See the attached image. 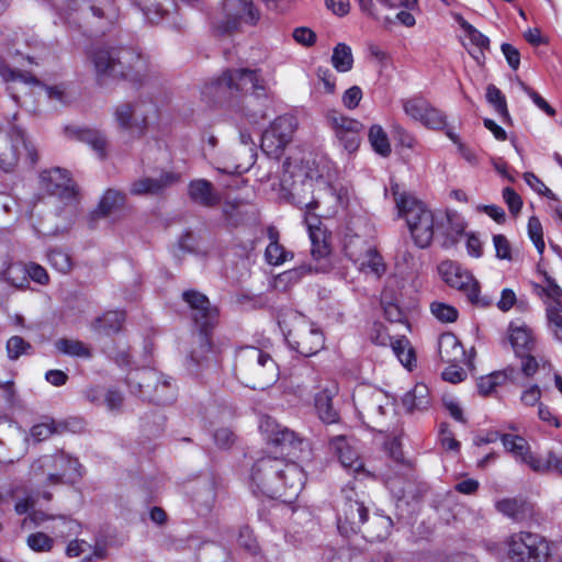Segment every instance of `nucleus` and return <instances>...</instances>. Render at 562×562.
I'll use <instances>...</instances> for the list:
<instances>
[{
  "label": "nucleus",
  "instance_id": "f257e3e1",
  "mask_svg": "<svg viewBox=\"0 0 562 562\" xmlns=\"http://www.w3.org/2000/svg\"><path fill=\"white\" fill-rule=\"evenodd\" d=\"M248 91L251 93L245 94L243 111L251 124H257L267 117L270 102V85L260 69H227L204 87L203 94L215 102H222Z\"/></svg>",
  "mask_w": 562,
  "mask_h": 562
},
{
  "label": "nucleus",
  "instance_id": "f03ea898",
  "mask_svg": "<svg viewBox=\"0 0 562 562\" xmlns=\"http://www.w3.org/2000/svg\"><path fill=\"white\" fill-rule=\"evenodd\" d=\"M250 479L255 494L292 503L302 492L306 476L295 462L265 457L252 465Z\"/></svg>",
  "mask_w": 562,
  "mask_h": 562
},
{
  "label": "nucleus",
  "instance_id": "7ed1b4c3",
  "mask_svg": "<svg viewBox=\"0 0 562 562\" xmlns=\"http://www.w3.org/2000/svg\"><path fill=\"white\" fill-rule=\"evenodd\" d=\"M182 297L191 308L193 322L200 328L196 337L198 345L190 352V361L201 369L215 367L218 362L217 355L207 331L217 323L218 311L200 292L186 291Z\"/></svg>",
  "mask_w": 562,
  "mask_h": 562
},
{
  "label": "nucleus",
  "instance_id": "20e7f679",
  "mask_svg": "<svg viewBox=\"0 0 562 562\" xmlns=\"http://www.w3.org/2000/svg\"><path fill=\"white\" fill-rule=\"evenodd\" d=\"M236 379L252 390L265 389L277 381L279 369L269 353L252 346L236 351L234 361Z\"/></svg>",
  "mask_w": 562,
  "mask_h": 562
},
{
  "label": "nucleus",
  "instance_id": "39448f33",
  "mask_svg": "<svg viewBox=\"0 0 562 562\" xmlns=\"http://www.w3.org/2000/svg\"><path fill=\"white\" fill-rule=\"evenodd\" d=\"M485 549L497 559L509 562H544L550 554L544 537L530 531L514 532L502 542L488 541Z\"/></svg>",
  "mask_w": 562,
  "mask_h": 562
},
{
  "label": "nucleus",
  "instance_id": "423d86ee",
  "mask_svg": "<svg viewBox=\"0 0 562 562\" xmlns=\"http://www.w3.org/2000/svg\"><path fill=\"white\" fill-rule=\"evenodd\" d=\"M398 215L406 221L414 243L419 248L430 245L435 235V216L414 195L401 191L398 184L391 187Z\"/></svg>",
  "mask_w": 562,
  "mask_h": 562
},
{
  "label": "nucleus",
  "instance_id": "0eeeda50",
  "mask_svg": "<svg viewBox=\"0 0 562 562\" xmlns=\"http://www.w3.org/2000/svg\"><path fill=\"white\" fill-rule=\"evenodd\" d=\"M305 378V380H297L293 385L294 393L304 402H308L314 394V406L319 419L325 424L337 423L339 413L333 404L334 397L338 394L337 383L318 384V375L313 370H307Z\"/></svg>",
  "mask_w": 562,
  "mask_h": 562
},
{
  "label": "nucleus",
  "instance_id": "6e6552de",
  "mask_svg": "<svg viewBox=\"0 0 562 562\" xmlns=\"http://www.w3.org/2000/svg\"><path fill=\"white\" fill-rule=\"evenodd\" d=\"M57 10L76 11L85 26L103 33L114 23L119 11L113 0H48Z\"/></svg>",
  "mask_w": 562,
  "mask_h": 562
},
{
  "label": "nucleus",
  "instance_id": "1a4fd4ad",
  "mask_svg": "<svg viewBox=\"0 0 562 562\" xmlns=\"http://www.w3.org/2000/svg\"><path fill=\"white\" fill-rule=\"evenodd\" d=\"M80 463L64 452L45 454L36 459L30 469V475L44 485H55L64 479L80 476Z\"/></svg>",
  "mask_w": 562,
  "mask_h": 562
},
{
  "label": "nucleus",
  "instance_id": "9d476101",
  "mask_svg": "<svg viewBox=\"0 0 562 562\" xmlns=\"http://www.w3.org/2000/svg\"><path fill=\"white\" fill-rule=\"evenodd\" d=\"M289 198L297 207L307 210L305 224L312 241V256L315 259L325 257L328 250L326 244L318 240L322 235V231L318 227L319 220L316 215L310 213L318 206V201L313 195V180L305 178L300 183L294 182L289 190Z\"/></svg>",
  "mask_w": 562,
  "mask_h": 562
},
{
  "label": "nucleus",
  "instance_id": "9b49d317",
  "mask_svg": "<svg viewBox=\"0 0 562 562\" xmlns=\"http://www.w3.org/2000/svg\"><path fill=\"white\" fill-rule=\"evenodd\" d=\"M336 510L337 527L345 537L360 531L368 520V508L353 486L346 485L341 488L336 501Z\"/></svg>",
  "mask_w": 562,
  "mask_h": 562
},
{
  "label": "nucleus",
  "instance_id": "f8f14e48",
  "mask_svg": "<svg viewBox=\"0 0 562 562\" xmlns=\"http://www.w3.org/2000/svg\"><path fill=\"white\" fill-rule=\"evenodd\" d=\"M359 417L371 429L383 431L385 419L394 413L391 398L379 390L361 389L353 396Z\"/></svg>",
  "mask_w": 562,
  "mask_h": 562
},
{
  "label": "nucleus",
  "instance_id": "ddd939ff",
  "mask_svg": "<svg viewBox=\"0 0 562 562\" xmlns=\"http://www.w3.org/2000/svg\"><path fill=\"white\" fill-rule=\"evenodd\" d=\"M260 19L259 11L254 7L252 0H223L222 10L213 22L217 35H231L239 30L241 23L257 24Z\"/></svg>",
  "mask_w": 562,
  "mask_h": 562
},
{
  "label": "nucleus",
  "instance_id": "4468645a",
  "mask_svg": "<svg viewBox=\"0 0 562 562\" xmlns=\"http://www.w3.org/2000/svg\"><path fill=\"white\" fill-rule=\"evenodd\" d=\"M286 340L304 357L316 355L325 345V337L321 328L299 313L293 315V324L286 334Z\"/></svg>",
  "mask_w": 562,
  "mask_h": 562
},
{
  "label": "nucleus",
  "instance_id": "2eb2a0df",
  "mask_svg": "<svg viewBox=\"0 0 562 562\" xmlns=\"http://www.w3.org/2000/svg\"><path fill=\"white\" fill-rule=\"evenodd\" d=\"M345 252L362 272L380 277L385 271L383 259L372 240L357 234L347 235L345 238Z\"/></svg>",
  "mask_w": 562,
  "mask_h": 562
},
{
  "label": "nucleus",
  "instance_id": "dca6fc26",
  "mask_svg": "<svg viewBox=\"0 0 562 562\" xmlns=\"http://www.w3.org/2000/svg\"><path fill=\"white\" fill-rule=\"evenodd\" d=\"M151 72V63L142 53L128 47H115L114 79L143 83Z\"/></svg>",
  "mask_w": 562,
  "mask_h": 562
},
{
  "label": "nucleus",
  "instance_id": "f3484780",
  "mask_svg": "<svg viewBox=\"0 0 562 562\" xmlns=\"http://www.w3.org/2000/svg\"><path fill=\"white\" fill-rule=\"evenodd\" d=\"M438 271L442 280L451 288L462 291L472 304L487 306L490 301L480 299V286L479 282L473 276L461 268L457 262L447 260L442 261Z\"/></svg>",
  "mask_w": 562,
  "mask_h": 562
},
{
  "label": "nucleus",
  "instance_id": "a211bd4d",
  "mask_svg": "<svg viewBox=\"0 0 562 562\" xmlns=\"http://www.w3.org/2000/svg\"><path fill=\"white\" fill-rule=\"evenodd\" d=\"M22 153H25L31 162L37 160L36 150L26 140L24 132L13 126L8 135L0 136V168L4 171L11 170Z\"/></svg>",
  "mask_w": 562,
  "mask_h": 562
},
{
  "label": "nucleus",
  "instance_id": "6ab92c4d",
  "mask_svg": "<svg viewBox=\"0 0 562 562\" xmlns=\"http://www.w3.org/2000/svg\"><path fill=\"white\" fill-rule=\"evenodd\" d=\"M402 108L408 117L420 123L426 128L440 131L447 125V116L445 113L435 108L424 97L414 95L403 99Z\"/></svg>",
  "mask_w": 562,
  "mask_h": 562
},
{
  "label": "nucleus",
  "instance_id": "aec40b11",
  "mask_svg": "<svg viewBox=\"0 0 562 562\" xmlns=\"http://www.w3.org/2000/svg\"><path fill=\"white\" fill-rule=\"evenodd\" d=\"M143 13L144 18L151 24L168 22L175 29H182L184 21L179 14L178 7L173 0H132Z\"/></svg>",
  "mask_w": 562,
  "mask_h": 562
},
{
  "label": "nucleus",
  "instance_id": "412c9836",
  "mask_svg": "<svg viewBox=\"0 0 562 562\" xmlns=\"http://www.w3.org/2000/svg\"><path fill=\"white\" fill-rule=\"evenodd\" d=\"M326 119L340 145L348 153L356 151L360 144V133L363 130V125L359 121L347 117L336 110L328 111Z\"/></svg>",
  "mask_w": 562,
  "mask_h": 562
},
{
  "label": "nucleus",
  "instance_id": "4be33fe9",
  "mask_svg": "<svg viewBox=\"0 0 562 562\" xmlns=\"http://www.w3.org/2000/svg\"><path fill=\"white\" fill-rule=\"evenodd\" d=\"M161 373L151 368H144L130 373L127 383L132 391H138L140 395L150 402L165 405L168 403V395L158 391Z\"/></svg>",
  "mask_w": 562,
  "mask_h": 562
},
{
  "label": "nucleus",
  "instance_id": "5701e85b",
  "mask_svg": "<svg viewBox=\"0 0 562 562\" xmlns=\"http://www.w3.org/2000/svg\"><path fill=\"white\" fill-rule=\"evenodd\" d=\"M260 430L266 435L267 440L274 446L288 450L289 456H296V451H302L307 447V442L300 438L293 430L281 426L272 418H266L260 423Z\"/></svg>",
  "mask_w": 562,
  "mask_h": 562
},
{
  "label": "nucleus",
  "instance_id": "b1692460",
  "mask_svg": "<svg viewBox=\"0 0 562 562\" xmlns=\"http://www.w3.org/2000/svg\"><path fill=\"white\" fill-rule=\"evenodd\" d=\"M43 188L50 195H57L63 200H71L76 195L75 183L67 170L53 168L41 176Z\"/></svg>",
  "mask_w": 562,
  "mask_h": 562
},
{
  "label": "nucleus",
  "instance_id": "393cba45",
  "mask_svg": "<svg viewBox=\"0 0 562 562\" xmlns=\"http://www.w3.org/2000/svg\"><path fill=\"white\" fill-rule=\"evenodd\" d=\"M329 447L338 457L341 465L355 475H368L358 452L350 446L345 436H336L330 439Z\"/></svg>",
  "mask_w": 562,
  "mask_h": 562
},
{
  "label": "nucleus",
  "instance_id": "a878e982",
  "mask_svg": "<svg viewBox=\"0 0 562 562\" xmlns=\"http://www.w3.org/2000/svg\"><path fill=\"white\" fill-rule=\"evenodd\" d=\"M4 278L16 288H24L29 283L27 278L40 284H46L49 280L46 270L34 262L25 267L21 265H10L4 272Z\"/></svg>",
  "mask_w": 562,
  "mask_h": 562
},
{
  "label": "nucleus",
  "instance_id": "bb28decb",
  "mask_svg": "<svg viewBox=\"0 0 562 562\" xmlns=\"http://www.w3.org/2000/svg\"><path fill=\"white\" fill-rule=\"evenodd\" d=\"M89 60L100 85H104L108 79H114L115 47H98L90 53Z\"/></svg>",
  "mask_w": 562,
  "mask_h": 562
},
{
  "label": "nucleus",
  "instance_id": "cd10ccee",
  "mask_svg": "<svg viewBox=\"0 0 562 562\" xmlns=\"http://www.w3.org/2000/svg\"><path fill=\"white\" fill-rule=\"evenodd\" d=\"M177 180L178 177L170 172H165L158 178H140L131 184L130 192L134 195H156L177 182Z\"/></svg>",
  "mask_w": 562,
  "mask_h": 562
},
{
  "label": "nucleus",
  "instance_id": "c85d7f7f",
  "mask_svg": "<svg viewBox=\"0 0 562 562\" xmlns=\"http://www.w3.org/2000/svg\"><path fill=\"white\" fill-rule=\"evenodd\" d=\"M501 440L505 449L510 452L517 461L527 464L530 469H540L536 462V456L531 453L530 446L525 438L505 434L502 435Z\"/></svg>",
  "mask_w": 562,
  "mask_h": 562
},
{
  "label": "nucleus",
  "instance_id": "c756f323",
  "mask_svg": "<svg viewBox=\"0 0 562 562\" xmlns=\"http://www.w3.org/2000/svg\"><path fill=\"white\" fill-rule=\"evenodd\" d=\"M190 200L204 207H213L221 201V195L215 191L213 184L205 179L192 180L188 186Z\"/></svg>",
  "mask_w": 562,
  "mask_h": 562
},
{
  "label": "nucleus",
  "instance_id": "7c9ffc66",
  "mask_svg": "<svg viewBox=\"0 0 562 562\" xmlns=\"http://www.w3.org/2000/svg\"><path fill=\"white\" fill-rule=\"evenodd\" d=\"M508 333L515 356H519L528 351H536L538 348L536 338L527 326L510 324Z\"/></svg>",
  "mask_w": 562,
  "mask_h": 562
},
{
  "label": "nucleus",
  "instance_id": "2f4dec72",
  "mask_svg": "<svg viewBox=\"0 0 562 562\" xmlns=\"http://www.w3.org/2000/svg\"><path fill=\"white\" fill-rule=\"evenodd\" d=\"M69 137L83 142L92 147L100 158L106 156L108 142L103 133L97 130L67 127Z\"/></svg>",
  "mask_w": 562,
  "mask_h": 562
},
{
  "label": "nucleus",
  "instance_id": "473e14b6",
  "mask_svg": "<svg viewBox=\"0 0 562 562\" xmlns=\"http://www.w3.org/2000/svg\"><path fill=\"white\" fill-rule=\"evenodd\" d=\"M431 402L429 389L424 383H417L402 398L403 406L409 414L427 411Z\"/></svg>",
  "mask_w": 562,
  "mask_h": 562
},
{
  "label": "nucleus",
  "instance_id": "72a5a7b5",
  "mask_svg": "<svg viewBox=\"0 0 562 562\" xmlns=\"http://www.w3.org/2000/svg\"><path fill=\"white\" fill-rule=\"evenodd\" d=\"M438 353L442 362L459 363L464 359V350L457 338L451 333L442 334L438 340Z\"/></svg>",
  "mask_w": 562,
  "mask_h": 562
},
{
  "label": "nucleus",
  "instance_id": "f704fd0d",
  "mask_svg": "<svg viewBox=\"0 0 562 562\" xmlns=\"http://www.w3.org/2000/svg\"><path fill=\"white\" fill-rule=\"evenodd\" d=\"M135 130L143 134L149 121L157 115V105L150 99L139 98L132 103Z\"/></svg>",
  "mask_w": 562,
  "mask_h": 562
},
{
  "label": "nucleus",
  "instance_id": "c9c22d12",
  "mask_svg": "<svg viewBox=\"0 0 562 562\" xmlns=\"http://www.w3.org/2000/svg\"><path fill=\"white\" fill-rule=\"evenodd\" d=\"M496 509L515 521L524 520L530 513L527 502L518 498H504L495 504Z\"/></svg>",
  "mask_w": 562,
  "mask_h": 562
},
{
  "label": "nucleus",
  "instance_id": "e433bc0d",
  "mask_svg": "<svg viewBox=\"0 0 562 562\" xmlns=\"http://www.w3.org/2000/svg\"><path fill=\"white\" fill-rule=\"evenodd\" d=\"M125 315L121 311H109L98 317L92 327L100 334L111 335L121 330Z\"/></svg>",
  "mask_w": 562,
  "mask_h": 562
},
{
  "label": "nucleus",
  "instance_id": "4c0bfd02",
  "mask_svg": "<svg viewBox=\"0 0 562 562\" xmlns=\"http://www.w3.org/2000/svg\"><path fill=\"white\" fill-rule=\"evenodd\" d=\"M520 360V369L525 376L531 378L539 369H551V364L541 355L539 348L536 351H528L516 356Z\"/></svg>",
  "mask_w": 562,
  "mask_h": 562
},
{
  "label": "nucleus",
  "instance_id": "58836bf2",
  "mask_svg": "<svg viewBox=\"0 0 562 562\" xmlns=\"http://www.w3.org/2000/svg\"><path fill=\"white\" fill-rule=\"evenodd\" d=\"M544 285L532 283L533 292L543 299L546 308L553 306L554 303L562 304V289L547 273H544Z\"/></svg>",
  "mask_w": 562,
  "mask_h": 562
},
{
  "label": "nucleus",
  "instance_id": "ea45409f",
  "mask_svg": "<svg viewBox=\"0 0 562 562\" xmlns=\"http://www.w3.org/2000/svg\"><path fill=\"white\" fill-rule=\"evenodd\" d=\"M393 527V521L389 516L374 515L367 526V537L372 540H384L386 539Z\"/></svg>",
  "mask_w": 562,
  "mask_h": 562
},
{
  "label": "nucleus",
  "instance_id": "a19ab883",
  "mask_svg": "<svg viewBox=\"0 0 562 562\" xmlns=\"http://www.w3.org/2000/svg\"><path fill=\"white\" fill-rule=\"evenodd\" d=\"M55 348L57 349L58 352L70 357H91L90 348L86 344L77 339L60 338L55 341Z\"/></svg>",
  "mask_w": 562,
  "mask_h": 562
},
{
  "label": "nucleus",
  "instance_id": "79ce46f5",
  "mask_svg": "<svg viewBox=\"0 0 562 562\" xmlns=\"http://www.w3.org/2000/svg\"><path fill=\"white\" fill-rule=\"evenodd\" d=\"M331 64L339 72H347L352 69L353 56L350 46L345 43H338L331 55Z\"/></svg>",
  "mask_w": 562,
  "mask_h": 562
},
{
  "label": "nucleus",
  "instance_id": "37998d69",
  "mask_svg": "<svg viewBox=\"0 0 562 562\" xmlns=\"http://www.w3.org/2000/svg\"><path fill=\"white\" fill-rule=\"evenodd\" d=\"M124 203V193L114 189H109L101 199L99 206L95 211V214L100 216H106L111 214L114 210L122 207Z\"/></svg>",
  "mask_w": 562,
  "mask_h": 562
},
{
  "label": "nucleus",
  "instance_id": "c03bdc74",
  "mask_svg": "<svg viewBox=\"0 0 562 562\" xmlns=\"http://www.w3.org/2000/svg\"><path fill=\"white\" fill-rule=\"evenodd\" d=\"M270 128L288 145L296 128V120L292 115H281L271 123Z\"/></svg>",
  "mask_w": 562,
  "mask_h": 562
},
{
  "label": "nucleus",
  "instance_id": "a18cd8bd",
  "mask_svg": "<svg viewBox=\"0 0 562 562\" xmlns=\"http://www.w3.org/2000/svg\"><path fill=\"white\" fill-rule=\"evenodd\" d=\"M285 146L286 144L270 127L262 133L260 147L268 156L278 158Z\"/></svg>",
  "mask_w": 562,
  "mask_h": 562
},
{
  "label": "nucleus",
  "instance_id": "49530a36",
  "mask_svg": "<svg viewBox=\"0 0 562 562\" xmlns=\"http://www.w3.org/2000/svg\"><path fill=\"white\" fill-rule=\"evenodd\" d=\"M486 100L494 108L495 112L503 119V121H509L510 116L508 113L505 95L496 86H487Z\"/></svg>",
  "mask_w": 562,
  "mask_h": 562
},
{
  "label": "nucleus",
  "instance_id": "de8ad7c7",
  "mask_svg": "<svg viewBox=\"0 0 562 562\" xmlns=\"http://www.w3.org/2000/svg\"><path fill=\"white\" fill-rule=\"evenodd\" d=\"M446 222L448 227L445 234L447 236L442 245L445 247H450L453 246L458 241V238L463 234L464 223L457 214L450 213H447Z\"/></svg>",
  "mask_w": 562,
  "mask_h": 562
},
{
  "label": "nucleus",
  "instance_id": "09e8293b",
  "mask_svg": "<svg viewBox=\"0 0 562 562\" xmlns=\"http://www.w3.org/2000/svg\"><path fill=\"white\" fill-rule=\"evenodd\" d=\"M369 140L373 149L381 156H389L391 153V146L386 133L380 125L371 126L369 131Z\"/></svg>",
  "mask_w": 562,
  "mask_h": 562
},
{
  "label": "nucleus",
  "instance_id": "8fccbe9b",
  "mask_svg": "<svg viewBox=\"0 0 562 562\" xmlns=\"http://www.w3.org/2000/svg\"><path fill=\"white\" fill-rule=\"evenodd\" d=\"M395 463H396V468H398V470L396 472H394V476L391 472H385L383 474L384 476V480H385V484L386 486L390 488V491L398 498H402L405 496V490L404 487H397L396 486V480H397V476L398 475H404L406 474L407 471H409V464L404 462V461H400L398 458H395Z\"/></svg>",
  "mask_w": 562,
  "mask_h": 562
},
{
  "label": "nucleus",
  "instance_id": "3c124183",
  "mask_svg": "<svg viewBox=\"0 0 562 562\" xmlns=\"http://www.w3.org/2000/svg\"><path fill=\"white\" fill-rule=\"evenodd\" d=\"M311 272V267L301 266L278 274L274 279V288L285 290L289 284H294L301 280V278Z\"/></svg>",
  "mask_w": 562,
  "mask_h": 562
},
{
  "label": "nucleus",
  "instance_id": "603ef678",
  "mask_svg": "<svg viewBox=\"0 0 562 562\" xmlns=\"http://www.w3.org/2000/svg\"><path fill=\"white\" fill-rule=\"evenodd\" d=\"M549 329L554 337L562 341V304H555L546 308Z\"/></svg>",
  "mask_w": 562,
  "mask_h": 562
},
{
  "label": "nucleus",
  "instance_id": "864d4df0",
  "mask_svg": "<svg viewBox=\"0 0 562 562\" xmlns=\"http://www.w3.org/2000/svg\"><path fill=\"white\" fill-rule=\"evenodd\" d=\"M392 350L404 367L411 368L415 360V355L407 339H396L393 341Z\"/></svg>",
  "mask_w": 562,
  "mask_h": 562
},
{
  "label": "nucleus",
  "instance_id": "5fc2aeb1",
  "mask_svg": "<svg viewBox=\"0 0 562 562\" xmlns=\"http://www.w3.org/2000/svg\"><path fill=\"white\" fill-rule=\"evenodd\" d=\"M115 121L121 128L135 130L134 112L132 103L124 102L116 106L114 112Z\"/></svg>",
  "mask_w": 562,
  "mask_h": 562
},
{
  "label": "nucleus",
  "instance_id": "6e6d98bb",
  "mask_svg": "<svg viewBox=\"0 0 562 562\" xmlns=\"http://www.w3.org/2000/svg\"><path fill=\"white\" fill-rule=\"evenodd\" d=\"M430 311L431 314L442 323H453L458 318L457 308L442 302H432L430 304Z\"/></svg>",
  "mask_w": 562,
  "mask_h": 562
},
{
  "label": "nucleus",
  "instance_id": "4d7b16f0",
  "mask_svg": "<svg viewBox=\"0 0 562 562\" xmlns=\"http://www.w3.org/2000/svg\"><path fill=\"white\" fill-rule=\"evenodd\" d=\"M26 543L35 552H49L54 547V539L44 532L31 533Z\"/></svg>",
  "mask_w": 562,
  "mask_h": 562
},
{
  "label": "nucleus",
  "instance_id": "13d9d810",
  "mask_svg": "<svg viewBox=\"0 0 562 562\" xmlns=\"http://www.w3.org/2000/svg\"><path fill=\"white\" fill-rule=\"evenodd\" d=\"M266 259L270 265H281L285 262L289 258H292L293 255L284 249L282 245L279 243H269L265 252Z\"/></svg>",
  "mask_w": 562,
  "mask_h": 562
},
{
  "label": "nucleus",
  "instance_id": "bf43d9fd",
  "mask_svg": "<svg viewBox=\"0 0 562 562\" xmlns=\"http://www.w3.org/2000/svg\"><path fill=\"white\" fill-rule=\"evenodd\" d=\"M536 462L540 469H531L532 471L539 473L554 472L558 475H562V458L554 452H549L546 460L536 457Z\"/></svg>",
  "mask_w": 562,
  "mask_h": 562
},
{
  "label": "nucleus",
  "instance_id": "052dcab7",
  "mask_svg": "<svg viewBox=\"0 0 562 562\" xmlns=\"http://www.w3.org/2000/svg\"><path fill=\"white\" fill-rule=\"evenodd\" d=\"M32 346L20 336H12L7 341V352L11 360H16L22 355H29Z\"/></svg>",
  "mask_w": 562,
  "mask_h": 562
},
{
  "label": "nucleus",
  "instance_id": "680f3d73",
  "mask_svg": "<svg viewBox=\"0 0 562 562\" xmlns=\"http://www.w3.org/2000/svg\"><path fill=\"white\" fill-rule=\"evenodd\" d=\"M528 235L538 252L541 255L544 251L546 245L543 240L542 225L537 216H531L528 221Z\"/></svg>",
  "mask_w": 562,
  "mask_h": 562
},
{
  "label": "nucleus",
  "instance_id": "e2e57ef3",
  "mask_svg": "<svg viewBox=\"0 0 562 562\" xmlns=\"http://www.w3.org/2000/svg\"><path fill=\"white\" fill-rule=\"evenodd\" d=\"M240 142L244 146V150H246L249 155V159L246 165L238 164L235 168V171L237 173H241L244 171H247L249 167L254 164L255 157H256V150H255V142L252 140L249 133L240 132Z\"/></svg>",
  "mask_w": 562,
  "mask_h": 562
},
{
  "label": "nucleus",
  "instance_id": "0e129e2a",
  "mask_svg": "<svg viewBox=\"0 0 562 562\" xmlns=\"http://www.w3.org/2000/svg\"><path fill=\"white\" fill-rule=\"evenodd\" d=\"M505 380V375L498 372L491 373L485 376H481L477 381V389L480 394L488 395L491 394L497 385Z\"/></svg>",
  "mask_w": 562,
  "mask_h": 562
},
{
  "label": "nucleus",
  "instance_id": "69168bd1",
  "mask_svg": "<svg viewBox=\"0 0 562 562\" xmlns=\"http://www.w3.org/2000/svg\"><path fill=\"white\" fill-rule=\"evenodd\" d=\"M460 25L465 32L467 36L470 41L481 49L487 48L490 45V40L483 35L480 31H477L473 25L467 22L463 19H460Z\"/></svg>",
  "mask_w": 562,
  "mask_h": 562
},
{
  "label": "nucleus",
  "instance_id": "338daca9",
  "mask_svg": "<svg viewBox=\"0 0 562 562\" xmlns=\"http://www.w3.org/2000/svg\"><path fill=\"white\" fill-rule=\"evenodd\" d=\"M50 265L60 272H68L71 268V260L68 254L59 249L50 250L47 255Z\"/></svg>",
  "mask_w": 562,
  "mask_h": 562
},
{
  "label": "nucleus",
  "instance_id": "774afa93",
  "mask_svg": "<svg viewBox=\"0 0 562 562\" xmlns=\"http://www.w3.org/2000/svg\"><path fill=\"white\" fill-rule=\"evenodd\" d=\"M520 89L528 94L533 103L541 109L543 112H546L549 116L555 115V110L533 89H531L529 86H527L524 81H519Z\"/></svg>",
  "mask_w": 562,
  "mask_h": 562
}]
</instances>
